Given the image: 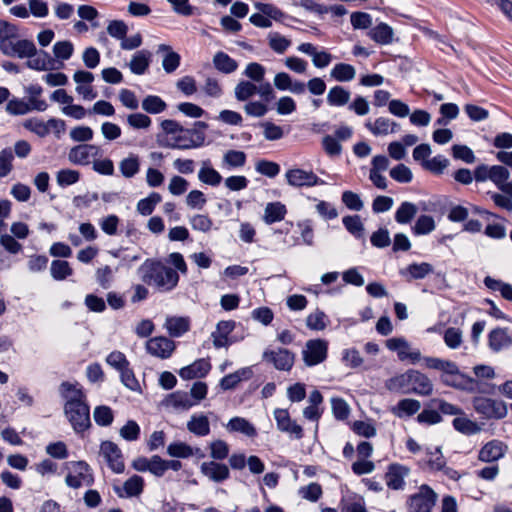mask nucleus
I'll use <instances>...</instances> for the list:
<instances>
[{
  "mask_svg": "<svg viewBox=\"0 0 512 512\" xmlns=\"http://www.w3.org/2000/svg\"><path fill=\"white\" fill-rule=\"evenodd\" d=\"M140 280L157 292L173 291L179 283V274L159 259L148 258L137 269Z\"/></svg>",
  "mask_w": 512,
  "mask_h": 512,
  "instance_id": "nucleus-1",
  "label": "nucleus"
},
{
  "mask_svg": "<svg viewBox=\"0 0 512 512\" xmlns=\"http://www.w3.org/2000/svg\"><path fill=\"white\" fill-rule=\"evenodd\" d=\"M385 387L391 392L420 396H429L433 392V384L428 376L414 369L388 379Z\"/></svg>",
  "mask_w": 512,
  "mask_h": 512,
  "instance_id": "nucleus-2",
  "label": "nucleus"
},
{
  "mask_svg": "<svg viewBox=\"0 0 512 512\" xmlns=\"http://www.w3.org/2000/svg\"><path fill=\"white\" fill-rule=\"evenodd\" d=\"M472 406L481 418L486 420H500L507 416L508 409L504 401L483 396H475Z\"/></svg>",
  "mask_w": 512,
  "mask_h": 512,
  "instance_id": "nucleus-3",
  "label": "nucleus"
},
{
  "mask_svg": "<svg viewBox=\"0 0 512 512\" xmlns=\"http://www.w3.org/2000/svg\"><path fill=\"white\" fill-rule=\"evenodd\" d=\"M64 414L76 434H83L91 427L90 407L87 402H71L64 406Z\"/></svg>",
  "mask_w": 512,
  "mask_h": 512,
  "instance_id": "nucleus-4",
  "label": "nucleus"
},
{
  "mask_svg": "<svg viewBox=\"0 0 512 512\" xmlns=\"http://www.w3.org/2000/svg\"><path fill=\"white\" fill-rule=\"evenodd\" d=\"M72 472L65 477V483L68 487L78 489L85 486H92L94 483V475L90 465L83 460L71 461L68 463Z\"/></svg>",
  "mask_w": 512,
  "mask_h": 512,
  "instance_id": "nucleus-5",
  "label": "nucleus"
},
{
  "mask_svg": "<svg viewBox=\"0 0 512 512\" xmlns=\"http://www.w3.org/2000/svg\"><path fill=\"white\" fill-rule=\"evenodd\" d=\"M437 501V494L427 484H422L419 491L409 496L408 512H431Z\"/></svg>",
  "mask_w": 512,
  "mask_h": 512,
  "instance_id": "nucleus-6",
  "label": "nucleus"
},
{
  "mask_svg": "<svg viewBox=\"0 0 512 512\" xmlns=\"http://www.w3.org/2000/svg\"><path fill=\"white\" fill-rule=\"evenodd\" d=\"M0 51L6 56L19 58H32L37 53L36 46L31 40L22 39L13 42L11 38L1 39Z\"/></svg>",
  "mask_w": 512,
  "mask_h": 512,
  "instance_id": "nucleus-7",
  "label": "nucleus"
},
{
  "mask_svg": "<svg viewBox=\"0 0 512 512\" xmlns=\"http://www.w3.org/2000/svg\"><path fill=\"white\" fill-rule=\"evenodd\" d=\"M328 343L323 339H311L306 342L302 351L303 361L306 366L313 367L326 360Z\"/></svg>",
  "mask_w": 512,
  "mask_h": 512,
  "instance_id": "nucleus-8",
  "label": "nucleus"
},
{
  "mask_svg": "<svg viewBox=\"0 0 512 512\" xmlns=\"http://www.w3.org/2000/svg\"><path fill=\"white\" fill-rule=\"evenodd\" d=\"M277 429L288 434L291 438L300 440L304 437V430L301 425L290 417L287 409L276 408L273 412Z\"/></svg>",
  "mask_w": 512,
  "mask_h": 512,
  "instance_id": "nucleus-9",
  "label": "nucleus"
},
{
  "mask_svg": "<svg viewBox=\"0 0 512 512\" xmlns=\"http://www.w3.org/2000/svg\"><path fill=\"white\" fill-rule=\"evenodd\" d=\"M285 178L290 186L296 188L313 187L325 184V181L319 178L313 171H306L300 168L287 170Z\"/></svg>",
  "mask_w": 512,
  "mask_h": 512,
  "instance_id": "nucleus-10",
  "label": "nucleus"
},
{
  "mask_svg": "<svg viewBox=\"0 0 512 512\" xmlns=\"http://www.w3.org/2000/svg\"><path fill=\"white\" fill-rule=\"evenodd\" d=\"M263 361L271 363L279 371H290L295 362V354L288 349H266L262 355Z\"/></svg>",
  "mask_w": 512,
  "mask_h": 512,
  "instance_id": "nucleus-11",
  "label": "nucleus"
},
{
  "mask_svg": "<svg viewBox=\"0 0 512 512\" xmlns=\"http://www.w3.org/2000/svg\"><path fill=\"white\" fill-rule=\"evenodd\" d=\"M100 453L105 458L108 467L117 474L125 470L123 454L118 445L112 441L106 440L100 444Z\"/></svg>",
  "mask_w": 512,
  "mask_h": 512,
  "instance_id": "nucleus-12",
  "label": "nucleus"
},
{
  "mask_svg": "<svg viewBox=\"0 0 512 512\" xmlns=\"http://www.w3.org/2000/svg\"><path fill=\"white\" fill-rule=\"evenodd\" d=\"M175 348V342L165 336L153 337L146 342L147 352L160 359L171 357Z\"/></svg>",
  "mask_w": 512,
  "mask_h": 512,
  "instance_id": "nucleus-13",
  "label": "nucleus"
},
{
  "mask_svg": "<svg viewBox=\"0 0 512 512\" xmlns=\"http://www.w3.org/2000/svg\"><path fill=\"white\" fill-rule=\"evenodd\" d=\"M100 154V148L92 144H80L70 149L68 159L76 165H88L90 157Z\"/></svg>",
  "mask_w": 512,
  "mask_h": 512,
  "instance_id": "nucleus-14",
  "label": "nucleus"
},
{
  "mask_svg": "<svg viewBox=\"0 0 512 512\" xmlns=\"http://www.w3.org/2000/svg\"><path fill=\"white\" fill-rule=\"evenodd\" d=\"M59 394L65 400L64 406H69L71 402H87L86 394L77 382L63 381L59 386Z\"/></svg>",
  "mask_w": 512,
  "mask_h": 512,
  "instance_id": "nucleus-15",
  "label": "nucleus"
},
{
  "mask_svg": "<svg viewBox=\"0 0 512 512\" xmlns=\"http://www.w3.org/2000/svg\"><path fill=\"white\" fill-rule=\"evenodd\" d=\"M410 470L408 467L393 463L388 466L385 474L386 484L392 490H401L404 488V478L408 476Z\"/></svg>",
  "mask_w": 512,
  "mask_h": 512,
  "instance_id": "nucleus-16",
  "label": "nucleus"
},
{
  "mask_svg": "<svg viewBox=\"0 0 512 512\" xmlns=\"http://www.w3.org/2000/svg\"><path fill=\"white\" fill-rule=\"evenodd\" d=\"M507 446L499 440L487 442L479 451L478 459L482 462L491 463L504 457Z\"/></svg>",
  "mask_w": 512,
  "mask_h": 512,
  "instance_id": "nucleus-17",
  "label": "nucleus"
},
{
  "mask_svg": "<svg viewBox=\"0 0 512 512\" xmlns=\"http://www.w3.org/2000/svg\"><path fill=\"white\" fill-rule=\"evenodd\" d=\"M200 470L203 475L216 483L223 482L230 476L228 466L216 461L203 462L200 466Z\"/></svg>",
  "mask_w": 512,
  "mask_h": 512,
  "instance_id": "nucleus-18",
  "label": "nucleus"
},
{
  "mask_svg": "<svg viewBox=\"0 0 512 512\" xmlns=\"http://www.w3.org/2000/svg\"><path fill=\"white\" fill-rule=\"evenodd\" d=\"M211 370V364L208 360L201 358L192 364L185 366L179 370V376L184 380L205 377Z\"/></svg>",
  "mask_w": 512,
  "mask_h": 512,
  "instance_id": "nucleus-19",
  "label": "nucleus"
},
{
  "mask_svg": "<svg viewBox=\"0 0 512 512\" xmlns=\"http://www.w3.org/2000/svg\"><path fill=\"white\" fill-rule=\"evenodd\" d=\"M507 328H495L488 334V346L493 352H500L511 344Z\"/></svg>",
  "mask_w": 512,
  "mask_h": 512,
  "instance_id": "nucleus-20",
  "label": "nucleus"
},
{
  "mask_svg": "<svg viewBox=\"0 0 512 512\" xmlns=\"http://www.w3.org/2000/svg\"><path fill=\"white\" fill-rule=\"evenodd\" d=\"M143 488V478L139 475H133L124 482L122 489L120 487H115L114 490L119 497L123 498L138 496L142 493Z\"/></svg>",
  "mask_w": 512,
  "mask_h": 512,
  "instance_id": "nucleus-21",
  "label": "nucleus"
},
{
  "mask_svg": "<svg viewBox=\"0 0 512 512\" xmlns=\"http://www.w3.org/2000/svg\"><path fill=\"white\" fill-rule=\"evenodd\" d=\"M253 376V371L250 367L241 368L233 373L225 375L220 380V387L224 390H232L243 380H249Z\"/></svg>",
  "mask_w": 512,
  "mask_h": 512,
  "instance_id": "nucleus-22",
  "label": "nucleus"
},
{
  "mask_svg": "<svg viewBox=\"0 0 512 512\" xmlns=\"http://www.w3.org/2000/svg\"><path fill=\"white\" fill-rule=\"evenodd\" d=\"M164 327L171 337H181L190 329V320L188 317L170 316L166 318Z\"/></svg>",
  "mask_w": 512,
  "mask_h": 512,
  "instance_id": "nucleus-23",
  "label": "nucleus"
},
{
  "mask_svg": "<svg viewBox=\"0 0 512 512\" xmlns=\"http://www.w3.org/2000/svg\"><path fill=\"white\" fill-rule=\"evenodd\" d=\"M440 380L445 386L452 387L457 390L466 392V390L473 389L471 387V384H473L472 377L462 373L461 371L457 372V374H452L450 376L441 375Z\"/></svg>",
  "mask_w": 512,
  "mask_h": 512,
  "instance_id": "nucleus-24",
  "label": "nucleus"
},
{
  "mask_svg": "<svg viewBox=\"0 0 512 512\" xmlns=\"http://www.w3.org/2000/svg\"><path fill=\"white\" fill-rule=\"evenodd\" d=\"M287 214L286 206L279 202H269L264 209L263 221L267 225L282 221Z\"/></svg>",
  "mask_w": 512,
  "mask_h": 512,
  "instance_id": "nucleus-25",
  "label": "nucleus"
},
{
  "mask_svg": "<svg viewBox=\"0 0 512 512\" xmlns=\"http://www.w3.org/2000/svg\"><path fill=\"white\" fill-rule=\"evenodd\" d=\"M187 429L198 437L209 435L211 430L208 417L204 414H193L187 422Z\"/></svg>",
  "mask_w": 512,
  "mask_h": 512,
  "instance_id": "nucleus-26",
  "label": "nucleus"
},
{
  "mask_svg": "<svg viewBox=\"0 0 512 512\" xmlns=\"http://www.w3.org/2000/svg\"><path fill=\"white\" fill-rule=\"evenodd\" d=\"M198 179L203 184L216 187L220 185L223 177L216 169L211 167L210 160H205L202 162V167L198 171Z\"/></svg>",
  "mask_w": 512,
  "mask_h": 512,
  "instance_id": "nucleus-27",
  "label": "nucleus"
},
{
  "mask_svg": "<svg viewBox=\"0 0 512 512\" xmlns=\"http://www.w3.org/2000/svg\"><path fill=\"white\" fill-rule=\"evenodd\" d=\"M421 408L420 401L411 398L400 400L391 411L398 418L411 417L416 414Z\"/></svg>",
  "mask_w": 512,
  "mask_h": 512,
  "instance_id": "nucleus-28",
  "label": "nucleus"
},
{
  "mask_svg": "<svg viewBox=\"0 0 512 512\" xmlns=\"http://www.w3.org/2000/svg\"><path fill=\"white\" fill-rule=\"evenodd\" d=\"M151 52L148 50L137 51L131 58L129 68L133 74L143 75L151 62Z\"/></svg>",
  "mask_w": 512,
  "mask_h": 512,
  "instance_id": "nucleus-29",
  "label": "nucleus"
},
{
  "mask_svg": "<svg viewBox=\"0 0 512 512\" xmlns=\"http://www.w3.org/2000/svg\"><path fill=\"white\" fill-rule=\"evenodd\" d=\"M393 29L386 23H380L375 27L371 28L368 32V36L377 44L388 45L393 41Z\"/></svg>",
  "mask_w": 512,
  "mask_h": 512,
  "instance_id": "nucleus-30",
  "label": "nucleus"
},
{
  "mask_svg": "<svg viewBox=\"0 0 512 512\" xmlns=\"http://www.w3.org/2000/svg\"><path fill=\"white\" fill-rule=\"evenodd\" d=\"M246 154L240 150H228L224 153L221 167L226 170H233L243 167L246 164Z\"/></svg>",
  "mask_w": 512,
  "mask_h": 512,
  "instance_id": "nucleus-31",
  "label": "nucleus"
},
{
  "mask_svg": "<svg viewBox=\"0 0 512 512\" xmlns=\"http://www.w3.org/2000/svg\"><path fill=\"white\" fill-rule=\"evenodd\" d=\"M226 428L230 432H239L251 438L257 435L255 426L243 417L236 416L231 418L227 423Z\"/></svg>",
  "mask_w": 512,
  "mask_h": 512,
  "instance_id": "nucleus-32",
  "label": "nucleus"
},
{
  "mask_svg": "<svg viewBox=\"0 0 512 512\" xmlns=\"http://www.w3.org/2000/svg\"><path fill=\"white\" fill-rule=\"evenodd\" d=\"M433 271L434 268L430 263L422 262L409 264L405 270H401L400 274L404 277L409 276L412 280H421Z\"/></svg>",
  "mask_w": 512,
  "mask_h": 512,
  "instance_id": "nucleus-33",
  "label": "nucleus"
},
{
  "mask_svg": "<svg viewBox=\"0 0 512 512\" xmlns=\"http://www.w3.org/2000/svg\"><path fill=\"white\" fill-rule=\"evenodd\" d=\"M213 65L216 70L223 74H231L238 68L237 61L222 51H219L214 55Z\"/></svg>",
  "mask_w": 512,
  "mask_h": 512,
  "instance_id": "nucleus-34",
  "label": "nucleus"
},
{
  "mask_svg": "<svg viewBox=\"0 0 512 512\" xmlns=\"http://www.w3.org/2000/svg\"><path fill=\"white\" fill-rule=\"evenodd\" d=\"M195 404L196 402H193L189 394L185 391L173 392L165 399V405L172 406L175 409L188 410Z\"/></svg>",
  "mask_w": 512,
  "mask_h": 512,
  "instance_id": "nucleus-35",
  "label": "nucleus"
},
{
  "mask_svg": "<svg viewBox=\"0 0 512 512\" xmlns=\"http://www.w3.org/2000/svg\"><path fill=\"white\" fill-rule=\"evenodd\" d=\"M158 52H166L162 61V67L166 73H173L180 65V55L172 51L171 47L166 44H160L158 46Z\"/></svg>",
  "mask_w": 512,
  "mask_h": 512,
  "instance_id": "nucleus-36",
  "label": "nucleus"
},
{
  "mask_svg": "<svg viewBox=\"0 0 512 512\" xmlns=\"http://www.w3.org/2000/svg\"><path fill=\"white\" fill-rule=\"evenodd\" d=\"M351 93L343 86L332 87L327 94V103L330 106L341 107L349 103Z\"/></svg>",
  "mask_w": 512,
  "mask_h": 512,
  "instance_id": "nucleus-37",
  "label": "nucleus"
},
{
  "mask_svg": "<svg viewBox=\"0 0 512 512\" xmlns=\"http://www.w3.org/2000/svg\"><path fill=\"white\" fill-rule=\"evenodd\" d=\"M418 212V207L412 202H402L395 212V221L398 224L410 223Z\"/></svg>",
  "mask_w": 512,
  "mask_h": 512,
  "instance_id": "nucleus-38",
  "label": "nucleus"
},
{
  "mask_svg": "<svg viewBox=\"0 0 512 512\" xmlns=\"http://www.w3.org/2000/svg\"><path fill=\"white\" fill-rule=\"evenodd\" d=\"M355 68L346 63L336 64L330 71V76L338 82H349L355 78Z\"/></svg>",
  "mask_w": 512,
  "mask_h": 512,
  "instance_id": "nucleus-39",
  "label": "nucleus"
},
{
  "mask_svg": "<svg viewBox=\"0 0 512 512\" xmlns=\"http://www.w3.org/2000/svg\"><path fill=\"white\" fill-rule=\"evenodd\" d=\"M436 228L435 220L430 215H420L411 230L415 236L427 235L434 231Z\"/></svg>",
  "mask_w": 512,
  "mask_h": 512,
  "instance_id": "nucleus-40",
  "label": "nucleus"
},
{
  "mask_svg": "<svg viewBox=\"0 0 512 512\" xmlns=\"http://www.w3.org/2000/svg\"><path fill=\"white\" fill-rule=\"evenodd\" d=\"M208 128V124L204 121H196L193 128H184L183 133H186L193 140L189 146L201 147L205 142L204 131Z\"/></svg>",
  "mask_w": 512,
  "mask_h": 512,
  "instance_id": "nucleus-41",
  "label": "nucleus"
},
{
  "mask_svg": "<svg viewBox=\"0 0 512 512\" xmlns=\"http://www.w3.org/2000/svg\"><path fill=\"white\" fill-rule=\"evenodd\" d=\"M53 62L54 61L50 57L48 52H46L44 50H40L39 52L37 51V53H36V55H34V57L29 58V60L27 61L26 64L30 69L37 70V71H45V70L52 68L51 64Z\"/></svg>",
  "mask_w": 512,
  "mask_h": 512,
  "instance_id": "nucleus-42",
  "label": "nucleus"
},
{
  "mask_svg": "<svg viewBox=\"0 0 512 512\" xmlns=\"http://www.w3.org/2000/svg\"><path fill=\"white\" fill-rule=\"evenodd\" d=\"M50 273L54 280L62 281L73 274V269L66 260H53L50 266Z\"/></svg>",
  "mask_w": 512,
  "mask_h": 512,
  "instance_id": "nucleus-43",
  "label": "nucleus"
},
{
  "mask_svg": "<svg viewBox=\"0 0 512 512\" xmlns=\"http://www.w3.org/2000/svg\"><path fill=\"white\" fill-rule=\"evenodd\" d=\"M162 200V197L157 192H152L148 197L143 198L137 203V211L143 216L151 215L156 207Z\"/></svg>",
  "mask_w": 512,
  "mask_h": 512,
  "instance_id": "nucleus-44",
  "label": "nucleus"
},
{
  "mask_svg": "<svg viewBox=\"0 0 512 512\" xmlns=\"http://www.w3.org/2000/svg\"><path fill=\"white\" fill-rule=\"evenodd\" d=\"M167 108L166 102L159 96L148 95L142 100V109L150 114H159Z\"/></svg>",
  "mask_w": 512,
  "mask_h": 512,
  "instance_id": "nucleus-45",
  "label": "nucleus"
},
{
  "mask_svg": "<svg viewBox=\"0 0 512 512\" xmlns=\"http://www.w3.org/2000/svg\"><path fill=\"white\" fill-rule=\"evenodd\" d=\"M94 421L98 426L107 427L114 421L112 409L106 405L96 406L93 412Z\"/></svg>",
  "mask_w": 512,
  "mask_h": 512,
  "instance_id": "nucleus-46",
  "label": "nucleus"
},
{
  "mask_svg": "<svg viewBox=\"0 0 512 512\" xmlns=\"http://www.w3.org/2000/svg\"><path fill=\"white\" fill-rule=\"evenodd\" d=\"M449 164V160L443 155H436L432 159L421 163L424 169L436 175H441Z\"/></svg>",
  "mask_w": 512,
  "mask_h": 512,
  "instance_id": "nucleus-47",
  "label": "nucleus"
},
{
  "mask_svg": "<svg viewBox=\"0 0 512 512\" xmlns=\"http://www.w3.org/2000/svg\"><path fill=\"white\" fill-rule=\"evenodd\" d=\"M342 223L346 230L355 238H362L364 234V225L359 215H349L342 219Z\"/></svg>",
  "mask_w": 512,
  "mask_h": 512,
  "instance_id": "nucleus-48",
  "label": "nucleus"
},
{
  "mask_svg": "<svg viewBox=\"0 0 512 512\" xmlns=\"http://www.w3.org/2000/svg\"><path fill=\"white\" fill-rule=\"evenodd\" d=\"M167 454L175 458H189L194 455V448L184 442H172L167 447Z\"/></svg>",
  "mask_w": 512,
  "mask_h": 512,
  "instance_id": "nucleus-49",
  "label": "nucleus"
},
{
  "mask_svg": "<svg viewBox=\"0 0 512 512\" xmlns=\"http://www.w3.org/2000/svg\"><path fill=\"white\" fill-rule=\"evenodd\" d=\"M119 169L121 174L126 178H132L135 176L140 169L138 156L131 155L127 158H124L119 164Z\"/></svg>",
  "mask_w": 512,
  "mask_h": 512,
  "instance_id": "nucleus-50",
  "label": "nucleus"
},
{
  "mask_svg": "<svg viewBox=\"0 0 512 512\" xmlns=\"http://www.w3.org/2000/svg\"><path fill=\"white\" fill-rule=\"evenodd\" d=\"M452 424L455 430L465 435H473L480 431V427L476 422L465 417L454 418Z\"/></svg>",
  "mask_w": 512,
  "mask_h": 512,
  "instance_id": "nucleus-51",
  "label": "nucleus"
},
{
  "mask_svg": "<svg viewBox=\"0 0 512 512\" xmlns=\"http://www.w3.org/2000/svg\"><path fill=\"white\" fill-rule=\"evenodd\" d=\"M23 127L41 138L49 134L48 121L44 122L36 117L26 119L23 122Z\"/></svg>",
  "mask_w": 512,
  "mask_h": 512,
  "instance_id": "nucleus-52",
  "label": "nucleus"
},
{
  "mask_svg": "<svg viewBox=\"0 0 512 512\" xmlns=\"http://www.w3.org/2000/svg\"><path fill=\"white\" fill-rule=\"evenodd\" d=\"M386 347L391 351L397 352V356L401 361L406 360V351L410 349L409 343L403 337H394L388 339L386 341Z\"/></svg>",
  "mask_w": 512,
  "mask_h": 512,
  "instance_id": "nucleus-53",
  "label": "nucleus"
},
{
  "mask_svg": "<svg viewBox=\"0 0 512 512\" xmlns=\"http://www.w3.org/2000/svg\"><path fill=\"white\" fill-rule=\"evenodd\" d=\"M257 92V86L251 81H240L234 90L235 98L238 101H246Z\"/></svg>",
  "mask_w": 512,
  "mask_h": 512,
  "instance_id": "nucleus-54",
  "label": "nucleus"
},
{
  "mask_svg": "<svg viewBox=\"0 0 512 512\" xmlns=\"http://www.w3.org/2000/svg\"><path fill=\"white\" fill-rule=\"evenodd\" d=\"M80 179V172L72 169H61L56 174V182L61 188L73 185Z\"/></svg>",
  "mask_w": 512,
  "mask_h": 512,
  "instance_id": "nucleus-55",
  "label": "nucleus"
},
{
  "mask_svg": "<svg viewBox=\"0 0 512 512\" xmlns=\"http://www.w3.org/2000/svg\"><path fill=\"white\" fill-rule=\"evenodd\" d=\"M255 170L257 173L261 175L267 176L269 178H274L279 174L280 166L276 162L261 159L256 162Z\"/></svg>",
  "mask_w": 512,
  "mask_h": 512,
  "instance_id": "nucleus-56",
  "label": "nucleus"
},
{
  "mask_svg": "<svg viewBox=\"0 0 512 512\" xmlns=\"http://www.w3.org/2000/svg\"><path fill=\"white\" fill-rule=\"evenodd\" d=\"M451 151L454 159L461 160L467 164H472L476 160L473 150L466 145L455 144L452 146Z\"/></svg>",
  "mask_w": 512,
  "mask_h": 512,
  "instance_id": "nucleus-57",
  "label": "nucleus"
},
{
  "mask_svg": "<svg viewBox=\"0 0 512 512\" xmlns=\"http://www.w3.org/2000/svg\"><path fill=\"white\" fill-rule=\"evenodd\" d=\"M331 406L335 419L343 421L348 418L350 414V407L343 398L333 397L331 399Z\"/></svg>",
  "mask_w": 512,
  "mask_h": 512,
  "instance_id": "nucleus-58",
  "label": "nucleus"
},
{
  "mask_svg": "<svg viewBox=\"0 0 512 512\" xmlns=\"http://www.w3.org/2000/svg\"><path fill=\"white\" fill-rule=\"evenodd\" d=\"M141 433L140 426L134 420H128L119 431L120 436L129 442H133L139 439Z\"/></svg>",
  "mask_w": 512,
  "mask_h": 512,
  "instance_id": "nucleus-59",
  "label": "nucleus"
},
{
  "mask_svg": "<svg viewBox=\"0 0 512 512\" xmlns=\"http://www.w3.org/2000/svg\"><path fill=\"white\" fill-rule=\"evenodd\" d=\"M365 126L375 136L387 135L390 133L391 120L389 118L379 117L374 123L368 121Z\"/></svg>",
  "mask_w": 512,
  "mask_h": 512,
  "instance_id": "nucleus-60",
  "label": "nucleus"
},
{
  "mask_svg": "<svg viewBox=\"0 0 512 512\" xmlns=\"http://www.w3.org/2000/svg\"><path fill=\"white\" fill-rule=\"evenodd\" d=\"M5 110L8 114L13 116L25 115L30 112V108L24 99L13 97L9 99L6 104Z\"/></svg>",
  "mask_w": 512,
  "mask_h": 512,
  "instance_id": "nucleus-61",
  "label": "nucleus"
},
{
  "mask_svg": "<svg viewBox=\"0 0 512 512\" xmlns=\"http://www.w3.org/2000/svg\"><path fill=\"white\" fill-rule=\"evenodd\" d=\"M255 8L270 20L280 21L285 14L275 5L270 3L256 2Z\"/></svg>",
  "mask_w": 512,
  "mask_h": 512,
  "instance_id": "nucleus-62",
  "label": "nucleus"
},
{
  "mask_svg": "<svg viewBox=\"0 0 512 512\" xmlns=\"http://www.w3.org/2000/svg\"><path fill=\"white\" fill-rule=\"evenodd\" d=\"M390 177L399 183H410L413 179L412 171L404 164H398L390 170Z\"/></svg>",
  "mask_w": 512,
  "mask_h": 512,
  "instance_id": "nucleus-63",
  "label": "nucleus"
},
{
  "mask_svg": "<svg viewBox=\"0 0 512 512\" xmlns=\"http://www.w3.org/2000/svg\"><path fill=\"white\" fill-rule=\"evenodd\" d=\"M341 200L343 204L352 211H360L364 207V203L360 196L350 190H346L342 193Z\"/></svg>",
  "mask_w": 512,
  "mask_h": 512,
  "instance_id": "nucleus-64",
  "label": "nucleus"
}]
</instances>
